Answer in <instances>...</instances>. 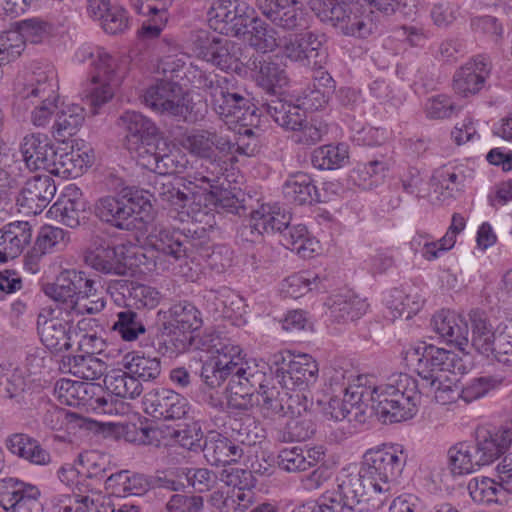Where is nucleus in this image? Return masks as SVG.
I'll use <instances>...</instances> for the list:
<instances>
[{
  "mask_svg": "<svg viewBox=\"0 0 512 512\" xmlns=\"http://www.w3.org/2000/svg\"><path fill=\"white\" fill-rule=\"evenodd\" d=\"M315 432V425L307 415L293 417L278 432V440L282 442L305 441Z\"/></svg>",
  "mask_w": 512,
  "mask_h": 512,
  "instance_id": "nucleus-58",
  "label": "nucleus"
},
{
  "mask_svg": "<svg viewBox=\"0 0 512 512\" xmlns=\"http://www.w3.org/2000/svg\"><path fill=\"white\" fill-rule=\"evenodd\" d=\"M250 23H253V26L248 41L252 47L264 53L279 47L274 29L257 18L251 17Z\"/></svg>",
  "mask_w": 512,
  "mask_h": 512,
  "instance_id": "nucleus-61",
  "label": "nucleus"
},
{
  "mask_svg": "<svg viewBox=\"0 0 512 512\" xmlns=\"http://www.w3.org/2000/svg\"><path fill=\"white\" fill-rule=\"evenodd\" d=\"M145 412L157 419H181L188 412V402L179 393L170 389L149 392L143 402Z\"/></svg>",
  "mask_w": 512,
  "mask_h": 512,
  "instance_id": "nucleus-17",
  "label": "nucleus"
},
{
  "mask_svg": "<svg viewBox=\"0 0 512 512\" xmlns=\"http://www.w3.org/2000/svg\"><path fill=\"white\" fill-rule=\"evenodd\" d=\"M76 57L80 62L93 68L91 80L94 87L86 97L94 109L93 113H97V109L113 98L116 87L125 78L128 61L125 57L112 55L100 47L80 48Z\"/></svg>",
  "mask_w": 512,
  "mask_h": 512,
  "instance_id": "nucleus-4",
  "label": "nucleus"
},
{
  "mask_svg": "<svg viewBox=\"0 0 512 512\" xmlns=\"http://www.w3.org/2000/svg\"><path fill=\"white\" fill-rule=\"evenodd\" d=\"M225 155L218 154L210 158L201 159L200 167L189 177L190 183L206 190L207 188H217L221 177L227 170V161L223 159Z\"/></svg>",
  "mask_w": 512,
  "mask_h": 512,
  "instance_id": "nucleus-40",
  "label": "nucleus"
},
{
  "mask_svg": "<svg viewBox=\"0 0 512 512\" xmlns=\"http://www.w3.org/2000/svg\"><path fill=\"white\" fill-rule=\"evenodd\" d=\"M164 327L170 332L191 333L199 329L202 319L198 309L190 302L181 301L173 304L164 312Z\"/></svg>",
  "mask_w": 512,
  "mask_h": 512,
  "instance_id": "nucleus-28",
  "label": "nucleus"
},
{
  "mask_svg": "<svg viewBox=\"0 0 512 512\" xmlns=\"http://www.w3.org/2000/svg\"><path fill=\"white\" fill-rule=\"evenodd\" d=\"M117 125L125 131L124 145L126 149L143 143L145 139L156 136L158 129L155 124L136 111H126L117 120Z\"/></svg>",
  "mask_w": 512,
  "mask_h": 512,
  "instance_id": "nucleus-27",
  "label": "nucleus"
},
{
  "mask_svg": "<svg viewBox=\"0 0 512 512\" xmlns=\"http://www.w3.org/2000/svg\"><path fill=\"white\" fill-rule=\"evenodd\" d=\"M129 209L125 206L121 194L102 197L95 205L96 216L119 229H129Z\"/></svg>",
  "mask_w": 512,
  "mask_h": 512,
  "instance_id": "nucleus-37",
  "label": "nucleus"
},
{
  "mask_svg": "<svg viewBox=\"0 0 512 512\" xmlns=\"http://www.w3.org/2000/svg\"><path fill=\"white\" fill-rule=\"evenodd\" d=\"M416 396V380L405 373H400L397 378H392L390 383L376 386L371 392L372 403L380 399H400L402 402L413 401Z\"/></svg>",
  "mask_w": 512,
  "mask_h": 512,
  "instance_id": "nucleus-33",
  "label": "nucleus"
},
{
  "mask_svg": "<svg viewBox=\"0 0 512 512\" xmlns=\"http://www.w3.org/2000/svg\"><path fill=\"white\" fill-rule=\"evenodd\" d=\"M261 107L279 126L286 130L296 131L301 128L306 118L305 109L301 105L294 104L275 94H272L270 98H264Z\"/></svg>",
  "mask_w": 512,
  "mask_h": 512,
  "instance_id": "nucleus-20",
  "label": "nucleus"
},
{
  "mask_svg": "<svg viewBox=\"0 0 512 512\" xmlns=\"http://www.w3.org/2000/svg\"><path fill=\"white\" fill-rule=\"evenodd\" d=\"M475 451L483 465L496 460L512 444V421L500 425L485 424L475 431Z\"/></svg>",
  "mask_w": 512,
  "mask_h": 512,
  "instance_id": "nucleus-11",
  "label": "nucleus"
},
{
  "mask_svg": "<svg viewBox=\"0 0 512 512\" xmlns=\"http://www.w3.org/2000/svg\"><path fill=\"white\" fill-rule=\"evenodd\" d=\"M32 238L28 222L17 221L0 230V261L6 262L19 256Z\"/></svg>",
  "mask_w": 512,
  "mask_h": 512,
  "instance_id": "nucleus-24",
  "label": "nucleus"
},
{
  "mask_svg": "<svg viewBox=\"0 0 512 512\" xmlns=\"http://www.w3.org/2000/svg\"><path fill=\"white\" fill-rule=\"evenodd\" d=\"M467 489L472 500L478 504L501 501L502 489L497 482L488 477L472 478Z\"/></svg>",
  "mask_w": 512,
  "mask_h": 512,
  "instance_id": "nucleus-53",
  "label": "nucleus"
},
{
  "mask_svg": "<svg viewBox=\"0 0 512 512\" xmlns=\"http://www.w3.org/2000/svg\"><path fill=\"white\" fill-rule=\"evenodd\" d=\"M249 446L250 443L242 437L241 433H238L236 438H229L211 431L203 444V453L211 465H225L238 462Z\"/></svg>",
  "mask_w": 512,
  "mask_h": 512,
  "instance_id": "nucleus-13",
  "label": "nucleus"
},
{
  "mask_svg": "<svg viewBox=\"0 0 512 512\" xmlns=\"http://www.w3.org/2000/svg\"><path fill=\"white\" fill-rule=\"evenodd\" d=\"M279 48L286 58L305 66L321 68L326 63L327 52L323 42L313 32L283 37L279 40Z\"/></svg>",
  "mask_w": 512,
  "mask_h": 512,
  "instance_id": "nucleus-9",
  "label": "nucleus"
},
{
  "mask_svg": "<svg viewBox=\"0 0 512 512\" xmlns=\"http://www.w3.org/2000/svg\"><path fill=\"white\" fill-rule=\"evenodd\" d=\"M431 186L435 199L440 202L452 199L463 186V176L454 168L441 167L431 177Z\"/></svg>",
  "mask_w": 512,
  "mask_h": 512,
  "instance_id": "nucleus-42",
  "label": "nucleus"
},
{
  "mask_svg": "<svg viewBox=\"0 0 512 512\" xmlns=\"http://www.w3.org/2000/svg\"><path fill=\"white\" fill-rule=\"evenodd\" d=\"M291 221V215L278 205L264 204L252 211L249 225L245 232L256 230L258 235L269 232H282L286 230Z\"/></svg>",
  "mask_w": 512,
  "mask_h": 512,
  "instance_id": "nucleus-23",
  "label": "nucleus"
},
{
  "mask_svg": "<svg viewBox=\"0 0 512 512\" xmlns=\"http://www.w3.org/2000/svg\"><path fill=\"white\" fill-rule=\"evenodd\" d=\"M100 392V384L93 382L60 379L55 384V393L62 404L88 408L90 399Z\"/></svg>",
  "mask_w": 512,
  "mask_h": 512,
  "instance_id": "nucleus-29",
  "label": "nucleus"
},
{
  "mask_svg": "<svg viewBox=\"0 0 512 512\" xmlns=\"http://www.w3.org/2000/svg\"><path fill=\"white\" fill-rule=\"evenodd\" d=\"M323 457V452L313 448L305 450L301 447L285 448L279 452V467L290 473L303 472L314 467Z\"/></svg>",
  "mask_w": 512,
  "mask_h": 512,
  "instance_id": "nucleus-32",
  "label": "nucleus"
},
{
  "mask_svg": "<svg viewBox=\"0 0 512 512\" xmlns=\"http://www.w3.org/2000/svg\"><path fill=\"white\" fill-rule=\"evenodd\" d=\"M152 172L157 173L152 183L151 196L175 209H184L191 201V195L180 189L166 175L181 173L187 164L185 155L177 148H170L168 143L161 147Z\"/></svg>",
  "mask_w": 512,
  "mask_h": 512,
  "instance_id": "nucleus-5",
  "label": "nucleus"
},
{
  "mask_svg": "<svg viewBox=\"0 0 512 512\" xmlns=\"http://www.w3.org/2000/svg\"><path fill=\"white\" fill-rule=\"evenodd\" d=\"M281 236L283 245L301 257H311L315 251L317 243L309 237L307 227L303 224L289 225Z\"/></svg>",
  "mask_w": 512,
  "mask_h": 512,
  "instance_id": "nucleus-48",
  "label": "nucleus"
},
{
  "mask_svg": "<svg viewBox=\"0 0 512 512\" xmlns=\"http://www.w3.org/2000/svg\"><path fill=\"white\" fill-rule=\"evenodd\" d=\"M418 393L427 397L432 396L434 400L441 404L447 405L462 399L461 389L452 385L448 380L443 382L437 375H426L425 370L418 369Z\"/></svg>",
  "mask_w": 512,
  "mask_h": 512,
  "instance_id": "nucleus-30",
  "label": "nucleus"
},
{
  "mask_svg": "<svg viewBox=\"0 0 512 512\" xmlns=\"http://www.w3.org/2000/svg\"><path fill=\"white\" fill-rule=\"evenodd\" d=\"M348 159L347 147L343 144L324 145L316 148L311 156L313 166L320 170L340 168Z\"/></svg>",
  "mask_w": 512,
  "mask_h": 512,
  "instance_id": "nucleus-50",
  "label": "nucleus"
},
{
  "mask_svg": "<svg viewBox=\"0 0 512 512\" xmlns=\"http://www.w3.org/2000/svg\"><path fill=\"white\" fill-rule=\"evenodd\" d=\"M200 54L207 62H211L221 70L231 69L237 62V56L232 49L234 46L223 37H209L206 31L197 34Z\"/></svg>",
  "mask_w": 512,
  "mask_h": 512,
  "instance_id": "nucleus-22",
  "label": "nucleus"
},
{
  "mask_svg": "<svg viewBox=\"0 0 512 512\" xmlns=\"http://www.w3.org/2000/svg\"><path fill=\"white\" fill-rule=\"evenodd\" d=\"M292 396L286 391H280L272 386L261 391L256 403L260 407V411L266 418H274L276 416H286L291 408Z\"/></svg>",
  "mask_w": 512,
  "mask_h": 512,
  "instance_id": "nucleus-41",
  "label": "nucleus"
},
{
  "mask_svg": "<svg viewBox=\"0 0 512 512\" xmlns=\"http://www.w3.org/2000/svg\"><path fill=\"white\" fill-rule=\"evenodd\" d=\"M123 367L141 381H154L161 374V360L158 357L145 356L140 352H129L122 360Z\"/></svg>",
  "mask_w": 512,
  "mask_h": 512,
  "instance_id": "nucleus-39",
  "label": "nucleus"
},
{
  "mask_svg": "<svg viewBox=\"0 0 512 512\" xmlns=\"http://www.w3.org/2000/svg\"><path fill=\"white\" fill-rule=\"evenodd\" d=\"M408 455L400 445L368 449L362 458L359 472L346 475L338 484L339 497L353 507L367 504L379 509L387 500L391 484L401 475Z\"/></svg>",
  "mask_w": 512,
  "mask_h": 512,
  "instance_id": "nucleus-1",
  "label": "nucleus"
},
{
  "mask_svg": "<svg viewBox=\"0 0 512 512\" xmlns=\"http://www.w3.org/2000/svg\"><path fill=\"white\" fill-rule=\"evenodd\" d=\"M367 306L363 299L348 292L335 296L330 313L337 322L354 321L366 312Z\"/></svg>",
  "mask_w": 512,
  "mask_h": 512,
  "instance_id": "nucleus-46",
  "label": "nucleus"
},
{
  "mask_svg": "<svg viewBox=\"0 0 512 512\" xmlns=\"http://www.w3.org/2000/svg\"><path fill=\"white\" fill-rule=\"evenodd\" d=\"M255 69L257 70L256 82L265 90V98H270L272 94L281 96L278 90L289 82L287 72L282 65L271 60H262L255 64Z\"/></svg>",
  "mask_w": 512,
  "mask_h": 512,
  "instance_id": "nucleus-35",
  "label": "nucleus"
},
{
  "mask_svg": "<svg viewBox=\"0 0 512 512\" xmlns=\"http://www.w3.org/2000/svg\"><path fill=\"white\" fill-rule=\"evenodd\" d=\"M187 72L193 85L209 97L213 110L220 117L245 123L249 116L255 114L254 105L248 95L239 89L233 75L206 72L191 63Z\"/></svg>",
  "mask_w": 512,
  "mask_h": 512,
  "instance_id": "nucleus-2",
  "label": "nucleus"
},
{
  "mask_svg": "<svg viewBox=\"0 0 512 512\" xmlns=\"http://www.w3.org/2000/svg\"><path fill=\"white\" fill-rule=\"evenodd\" d=\"M386 170V164L379 160L359 163L350 173L352 183L364 190L372 189L378 183V176Z\"/></svg>",
  "mask_w": 512,
  "mask_h": 512,
  "instance_id": "nucleus-56",
  "label": "nucleus"
},
{
  "mask_svg": "<svg viewBox=\"0 0 512 512\" xmlns=\"http://www.w3.org/2000/svg\"><path fill=\"white\" fill-rule=\"evenodd\" d=\"M57 82L52 71L40 72L34 83L29 85L23 93L25 100L35 105L31 112V122L37 127H44L50 122L55 113L59 95Z\"/></svg>",
  "mask_w": 512,
  "mask_h": 512,
  "instance_id": "nucleus-8",
  "label": "nucleus"
},
{
  "mask_svg": "<svg viewBox=\"0 0 512 512\" xmlns=\"http://www.w3.org/2000/svg\"><path fill=\"white\" fill-rule=\"evenodd\" d=\"M68 366V371L75 377L88 381L99 379L104 375L107 365L104 361L92 355H78L67 357L63 361Z\"/></svg>",
  "mask_w": 512,
  "mask_h": 512,
  "instance_id": "nucleus-44",
  "label": "nucleus"
},
{
  "mask_svg": "<svg viewBox=\"0 0 512 512\" xmlns=\"http://www.w3.org/2000/svg\"><path fill=\"white\" fill-rule=\"evenodd\" d=\"M106 389L121 398L135 399L140 396L143 386L129 371L114 370L105 375Z\"/></svg>",
  "mask_w": 512,
  "mask_h": 512,
  "instance_id": "nucleus-43",
  "label": "nucleus"
},
{
  "mask_svg": "<svg viewBox=\"0 0 512 512\" xmlns=\"http://www.w3.org/2000/svg\"><path fill=\"white\" fill-rule=\"evenodd\" d=\"M181 144L190 154L200 159L218 154L227 155L237 149L229 139L210 130H195L185 136Z\"/></svg>",
  "mask_w": 512,
  "mask_h": 512,
  "instance_id": "nucleus-18",
  "label": "nucleus"
},
{
  "mask_svg": "<svg viewBox=\"0 0 512 512\" xmlns=\"http://www.w3.org/2000/svg\"><path fill=\"white\" fill-rule=\"evenodd\" d=\"M148 191H142L135 188H125L121 196L125 206L130 208L129 219L133 216L143 220L144 216L150 212L152 205L148 197Z\"/></svg>",
  "mask_w": 512,
  "mask_h": 512,
  "instance_id": "nucleus-64",
  "label": "nucleus"
},
{
  "mask_svg": "<svg viewBox=\"0 0 512 512\" xmlns=\"http://www.w3.org/2000/svg\"><path fill=\"white\" fill-rule=\"evenodd\" d=\"M108 291L112 296L119 295L128 301L127 306L135 305L138 308H154L161 299V294L156 288L124 279L111 282Z\"/></svg>",
  "mask_w": 512,
  "mask_h": 512,
  "instance_id": "nucleus-21",
  "label": "nucleus"
},
{
  "mask_svg": "<svg viewBox=\"0 0 512 512\" xmlns=\"http://www.w3.org/2000/svg\"><path fill=\"white\" fill-rule=\"evenodd\" d=\"M283 195L289 202L297 205L319 201L317 188L312 178L303 172L293 174L285 181Z\"/></svg>",
  "mask_w": 512,
  "mask_h": 512,
  "instance_id": "nucleus-34",
  "label": "nucleus"
},
{
  "mask_svg": "<svg viewBox=\"0 0 512 512\" xmlns=\"http://www.w3.org/2000/svg\"><path fill=\"white\" fill-rule=\"evenodd\" d=\"M145 245L158 253L163 259L169 258L178 262L188 256L194 244L189 237L177 229L155 227L146 237Z\"/></svg>",
  "mask_w": 512,
  "mask_h": 512,
  "instance_id": "nucleus-15",
  "label": "nucleus"
},
{
  "mask_svg": "<svg viewBox=\"0 0 512 512\" xmlns=\"http://www.w3.org/2000/svg\"><path fill=\"white\" fill-rule=\"evenodd\" d=\"M69 240V234L62 228L43 226L37 235L33 250L44 255L54 249H63Z\"/></svg>",
  "mask_w": 512,
  "mask_h": 512,
  "instance_id": "nucleus-55",
  "label": "nucleus"
},
{
  "mask_svg": "<svg viewBox=\"0 0 512 512\" xmlns=\"http://www.w3.org/2000/svg\"><path fill=\"white\" fill-rule=\"evenodd\" d=\"M167 436L189 451H198L200 449L203 451L201 443L203 431L197 421L181 424L172 429L168 428Z\"/></svg>",
  "mask_w": 512,
  "mask_h": 512,
  "instance_id": "nucleus-52",
  "label": "nucleus"
},
{
  "mask_svg": "<svg viewBox=\"0 0 512 512\" xmlns=\"http://www.w3.org/2000/svg\"><path fill=\"white\" fill-rule=\"evenodd\" d=\"M449 358V354L442 348L433 345H424L421 358L418 359V369L425 370L426 375H437L441 378L443 366Z\"/></svg>",
  "mask_w": 512,
  "mask_h": 512,
  "instance_id": "nucleus-62",
  "label": "nucleus"
},
{
  "mask_svg": "<svg viewBox=\"0 0 512 512\" xmlns=\"http://www.w3.org/2000/svg\"><path fill=\"white\" fill-rule=\"evenodd\" d=\"M144 101L153 110L186 122H196L202 117L191 99L183 94L181 86L171 81L162 80L150 86L144 94Z\"/></svg>",
  "mask_w": 512,
  "mask_h": 512,
  "instance_id": "nucleus-6",
  "label": "nucleus"
},
{
  "mask_svg": "<svg viewBox=\"0 0 512 512\" xmlns=\"http://www.w3.org/2000/svg\"><path fill=\"white\" fill-rule=\"evenodd\" d=\"M227 390L229 407L237 410H249L256 403L257 395L254 389H251L245 383L241 376L230 378Z\"/></svg>",
  "mask_w": 512,
  "mask_h": 512,
  "instance_id": "nucleus-54",
  "label": "nucleus"
},
{
  "mask_svg": "<svg viewBox=\"0 0 512 512\" xmlns=\"http://www.w3.org/2000/svg\"><path fill=\"white\" fill-rule=\"evenodd\" d=\"M116 317L112 329L118 332L124 341H135L140 335L145 334V324L139 313L126 308L119 311Z\"/></svg>",
  "mask_w": 512,
  "mask_h": 512,
  "instance_id": "nucleus-49",
  "label": "nucleus"
},
{
  "mask_svg": "<svg viewBox=\"0 0 512 512\" xmlns=\"http://www.w3.org/2000/svg\"><path fill=\"white\" fill-rule=\"evenodd\" d=\"M416 406L414 400L402 402L400 399H380L372 403V409L383 423L401 422L413 418V409Z\"/></svg>",
  "mask_w": 512,
  "mask_h": 512,
  "instance_id": "nucleus-45",
  "label": "nucleus"
},
{
  "mask_svg": "<svg viewBox=\"0 0 512 512\" xmlns=\"http://www.w3.org/2000/svg\"><path fill=\"white\" fill-rule=\"evenodd\" d=\"M421 5L429 8L430 18L434 25L439 28H448L460 15L459 6L449 1L435 0L430 2L422 0Z\"/></svg>",
  "mask_w": 512,
  "mask_h": 512,
  "instance_id": "nucleus-59",
  "label": "nucleus"
},
{
  "mask_svg": "<svg viewBox=\"0 0 512 512\" xmlns=\"http://www.w3.org/2000/svg\"><path fill=\"white\" fill-rule=\"evenodd\" d=\"M253 9L238 0H216L208 10L209 26L222 35L238 37L247 32Z\"/></svg>",
  "mask_w": 512,
  "mask_h": 512,
  "instance_id": "nucleus-7",
  "label": "nucleus"
},
{
  "mask_svg": "<svg viewBox=\"0 0 512 512\" xmlns=\"http://www.w3.org/2000/svg\"><path fill=\"white\" fill-rule=\"evenodd\" d=\"M318 372V364L310 355H297L279 384L286 389L303 390L316 382Z\"/></svg>",
  "mask_w": 512,
  "mask_h": 512,
  "instance_id": "nucleus-25",
  "label": "nucleus"
},
{
  "mask_svg": "<svg viewBox=\"0 0 512 512\" xmlns=\"http://www.w3.org/2000/svg\"><path fill=\"white\" fill-rule=\"evenodd\" d=\"M492 63L488 56L477 55L461 66L453 76V89L462 97L478 94L491 74Z\"/></svg>",
  "mask_w": 512,
  "mask_h": 512,
  "instance_id": "nucleus-12",
  "label": "nucleus"
},
{
  "mask_svg": "<svg viewBox=\"0 0 512 512\" xmlns=\"http://www.w3.org/2000/svg\"><path fill=\"white\" fill-rule=\"evenodd\" d=\"M37 329L41 342L52 353L69 350L78 336V331L73 328V319L53 316L52 310L38 315Z\"/></svg>",
  "mask_w": 512,
  "mask_h": 512,
  "instance_id": "nucleus-10",
  "label": "nucleus"
},
{
  "mask_svg": "<svg viewBox=\"0 0 512 512\" xmlns=\"http://www.w3.org/2000/svg\"><path fill=\"white\" fill-rule=\"evenodd\" d=\"M165 142L166 141L157 134L156 136L145 139L143 143L129 147L127 150L132 157L136 159L138 165L152 171L162 150L161 147Z\"/></svg>",
  "mask_w": 512,
  "mask_h": 512,
  "instance_id": "nucleus-51",
  "label": "nucleus"
},
{
  "mask_svg": "<svg viewBox=\"0 0 512 512\" xmlns=\"http://www.w3.org/2000/svg\"><path fill=\"white\" fill-rule=\"evenodd\" d=\"M351 13H347L340 32L348 36L364 38L372 33L374 24L367 15L361 12L360 4H350Z\"/></svg>",
  "mask_w": 512,
  "mask_h": 512,
  "instance_id": "nucleus-57",
  "label": "nucleus"
},
{
  "mask_svg": "<svg viewBox=\"0 0 512 512\" xmlns=\"http://www.w3.org/2000/svg\"><path fill=\"white\" fill-rule=\"evenodd\" d=\"M20 151L29 170L57 165V152L49 143L47 136L28 134L23 138Z\"/></svg>",
  "mask_w": 512,
  "mask_h": 512,
  "instance_id": "nucleus-19",
  "label": "nucleus"
},
{
  "mask_svg": "<svg viewBox=\"0 0 512 512\" xmlns=\"http://www.w3.org/2000/svg\"><path fill=\"white\" fill-rule=\"evenodd\" d=\"M504 378L498 375H486L472 379L462 389V399L466 403L478 400L488 394L491 390L498 388Z\"/></svg>",
  "mask_w": 512,
  "mask_h": 512,
  "instance_id": "nucleus-60",
  "label": "nucleus"
},
{
  "mask_svg": "<svg viewBox=\"0 0 512 512\" xmlns=\"http://www.w3.org/2000/svg\"><path fill=\"white\" fill-rule=\"evenodd\" d=\"M449 467L454 475L471 473L483 463L475 451V447L467 443H459L448 451Z\"/></svg>",
  "mask_w": 512,
  "mask_h": 512,
  "instance_id": "nucleus-47",
  "label": "nucleus"
},
{
  "mask_svg": "<svg viewBox=\"0 0 512 512\" xmlns=\"http://www.w3.org/2000/svg\"><path fill=\"white\" fill-rule=\"evenodd\" d=\"M7 449L14 455L36 465H48L51 462L50 453L40 443L24 433H15L6 440Z\"/></svg>",
  "mask_w": 512,
  "mask_h": 512,
  "instance_id": "nucleus-31",
  "label": "nucleus"
},
{
  "mask_svg": "<svg viewBox=\"0 0 512 512\" xmlns=\"http://www.w3.org/2000/svg\"><path fill=\"white\" fill-rule=\"evenodd\" d=\"M83 257L87 266L103 274L124 275L127 271V266L118 256L115 246L106 237L93 236Z\"/></svg>",
  "mask_w": 512,
  "mask_h": 512,
  "instance_id": "nucleus-14",
  "label": "nucleus"
},
{
  "mask_svg": "<svg viewBox=\"0 0 512 512\" xmlns=\"http://www.w3.org/2000/svg\"><path fill=\"white\" fill-rule=\"evenodd\" d=\"M34 485L24 483L15 478H6L0 480V505L6 510L10 511L18 502L24 498L28 488Z\"/></svg>",
  "mask_w": 512,
  "mask_h": 512,
  "instance_id": "nucleus-63",
  "label": "nucleus"
},
{
  "mask_svg": "<svg viewBox=\"0 0 512 512\" xmlns=\"http://www.w3.org/2000/svg\"><path fill=\"white\" fill-rule=\"evenodd\" d=\"M43 291L46 296L66 310V316L71 314H97L105 307L102 298H96L95 281L84 271L66 269L59 273L53 283H47Z\"/></svg>",
  "mask_w": 512,
  "mask_h": 512,
  "instance_id": "nucleus-3",
  "label": "nucleus"
},
{
  "mask_svg": "<svg viewBox=\"0 0 512 512\" xmlns=\"http://www.w3.org/2000/svg\"><path fill=\"white\" fill-rule=\"evenodd\" d=\"M56 185L49 175L28 179L17 197V205L25 214L38 215L53 199Z\"/></svg>",
  "mask_w": 512,
  "mask_h": 512,
  "instance_id": "nucleus-16",
  "label": "nucleus"
},
{
  "mask_svg": "<svg viewBox=\"0 0 512 512\" xmlns=\"http://www.w3.org/2000/svg\"><path fill=\"white\" fill-rule=\"evenodd\" d=\"M85 120V110L77 104L63 107L56 113L52 135L59 142H65L76 134Z\"/></svg>",
  "mask_w": 512,
  "mask_h": 512,
  "instance_id": "nucleus-36",
  "label": "nucleus"
},
{
  "mask_svg": "<svg viewBox=\"0 0 512 512\" xmlns=\"http://www.w3.org/2000/svg\"><path fill=\"white\" fill-rule=\"evenodd\" d=\"M86 202L77 188L68 189L51 207L50 212L63 225L76 228L85 218Z\"/></svg>",
  "mask_w": 512,
  "mask_h": 512,
  "instance_id": "nucleus-26",
  "label": "nucleus"
},
{
  "mask_svg": "<svg viewBox=\"0 0 512 512\" xmlns=\"http://www.w3.org/2000/svg\"><path fill=\"white\" fill-rule=\"evenodd\" d=\"M472 329V346L482 355H488L498 332L493 331L485 311L472 309L469 314Z\"/></svg>",
  "mask_w": 512,
  "mask_h": 512,
  "instance_id": "nucleus-38",
  "label": "nucleus"
}]
</instances>
